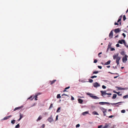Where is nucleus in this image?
<instances>
[{"label": "nucleus", "instance_id": "23", "mask_svg": "<svg viewBox=\"0 0 128 128\" xmlns=\"http://www.w3.org/2000/svg\"><path fill=\"white\" fill-rule=\"evenodd\" d=\"M87 94L90 97L92 98V97L94 96L93 94H90V93L88 94Z\"/></svg>", "mask_w": 128, "mask_h": 128}, {"label": "nucleus", "instance_id": "33", "mask_svg": "<svg viewBox=\"0 0 128 128\" xmlns=\"http://www.w3.org/2000/svg\"><path fill=\"white\" fill-rule=\"evenodd\" d=\"M61 97V96H60V94H58L57 95V98H60Z\"/></svg>", "mask_w": 128, "mask_h": 128}, {"label": "nucleus", "instance_id": "12", "mask_svg": "<svg viewBox=\"0 0 128 128\" xmlns=\"http://www.w3.org/2000/svg\"><path fill=\"white\" fill-rule=\"evenodd\" d=\"M12 116L10 115L9 116H7L4 117L3 119V120H5L9 119L10 118L12 117Z\"/></svg>", "mask_w": 128, "mask_h": 128}, {"label": "nucleus", "instance_id": "42", "mask_svg": "<svg viewBox=\"0 0 128 128\" xmlns=\"http://www.w3.org/2000/svg\"><path fill=\"white\" fill-rule=\"evenodd\" d=\"M102 54V52H100V53H99L98 54V56H99V57H101V56H100V54Z\"/></svg>", "mask_w": 128, "mask_h": 128}, {"label": "nucleus", "instance_id": "39", "mask_svg": "<svg viewBox=\"0 0 128 128\" xmlns=\"http://www.w3.org/2000/svg\"><path fill=\"white\" fill-rule=\"evenodd\" d=\"M126 18L125 15H124L123 17V19L124 20H125L126 19Z\"/></svg>", "mask_w": 128, "mask_h": 128}, {"label": "nucleus", "instance_id": "28", "mask_svg": "<svg viewBox=\"0 0 128 128\" xmlns=\"http://www.w3.org/2000/svg\"><path fill=\"white\" fill-rule=\"evenodd\" d=\"M128 97V95H126L124 96L123 97V98L124 99Z\"/></svg>", "mask_w": 128, "mask_h": 128}, {"label": "nucleus", "instance_id": "8", "mask_svg": "<svg viewBox=\"0 0 128 128\" xmlns=\"http://www.w3.org/2000/svg\"><path fill=\"white\" fill-rule=\"evenodd\" d=\"M113 36V32H112V30L110 32V33L109 34V36L110 38H112Z\"/></svg>", "mask_w": 128, "mask_h": 128}, {"label": "nucleus", "instance_id": "4", "mask_svg": "<svg viewBox=\"0 0 128 128\" xmlns=\"http://www.w3.org/2000/svg\"><path fill=\"white\" fill-rule=\"evenodd\" d=\"M94 86L95 87H97L100 86V84L97 82H96L93 84Z\"/></svg>", "mask_w": 128, "mask_h": 128}, {"label": "nucleus", "instance_id": "58", "mask_svg": "<svg viewBox=\"0 0 128 128\" xmlns=\"http://www.w3.org/2000/svg\"><path fill=\"white\" fill-rule=\"evenodd\" d=\"M114 24L115 25H118L119 24L118 23H117V22H115L114 23Z\"/></svg>", "mask_w": 128, "mask_h": 128}, {"label": "nucleus", "instance_id": "7", "mask_svg": "<svg viewBox=\"0 0 128 128\" xmlns=\"http://www.w3.org/2000/svg\"><path fill=\"white\" fill-rule=\"evenodd\" d=\"M118 43L121 44H122L123 43L124 44H126L125 41L124 40H119L118 42Z\"/></svg>", "mask_w": 128, "mask_h": 128}, {"label": "nucleus", "instance_id": "31", "mask_svg": "<svg viewBox=\"0 0 128 128\" xmlns=\"http://www.w3.org/2000/svg\"><path fill=\"white\" fill-rule=\"evenodd\" d=\"M20 127V126L19 124H18L16 125V126H15L16 128H19Z\"/></svg>", "mask_w": 128, "mask_h": 128}, {"label": "nucleus", "instance_id": "6", "mask_svg": "<svg viewBox=\"0 0 128 128\" xmlns=\"http://www.w3.org/2000/svg\"><path fill=\"white\" fill-rule=\"evenodd\" d=\"M120 59V57H118L116 59V62L117 63L118 65L119 64V61Z\"/></svg>", "mask_w": 128, "mask_h": 128}, {"label": "nucleus", "instance_id": "29", "mask_svg": "<svg viewBox=\"0 0 128 128\" xmlns=\"http://www.w3.org/2000/svg\"><path fill=\"white\" fill-rule=\"evenodd\" d=\"M111 44L109 43L108 44V50L111 47Z\"/></svg>", "mask_w": 128, "mask_h": 128}, {"label": "nucleus", "instance_id": "46", "mask_svg": "<svg viewBox=\"0 0 128 128\" xmlns=\"http://www.w3.org/2000/svg\"><path fill=\"white\" fill-rule=\"evenodd\" d=\"M52 107V104H51L49 107V108H50Z\"/></svg>", "mask_w": 128, "mask_h": 128}, {"label": "nucleus", "instance_id": "63", "mask_svg": "<svg viewBox=\"0 0 128 128\" xmlns=\"http://www.w3.org/2000/svg\"><path fill=\"white\" fill-rule=\"evenodd\" d=\"M118 76H115L114 77V78H116L118 77Z\"/></svg>", "mask_w": 128, "mask_h": 128}, {"label": "nucleus", "instance_id": "15", "mask_svg": "<svg viewBox=\"0 0 128 128\" xmlns=\"http://www.w3.org/2000/svg\"><path fill=\"white\" fill-rule=\"evenodd\" d=\"M56 81V80H54L52 81H50V84L51 85L52 84H54Z\"/></svg>", "mask_w": 128, "mask_h": 128}, {"label": "nucleus", "instance_id": "3", "mask_svg": "<svg viewBox=\"0 0 128 128\" xmlns=\"http://www.w3.org/2000/svg\"><path fill=\"white\" fill-rule=\"evenodd\" d=\"M48 120L50 122L53 121V120L52 118V116H51L50 117L48 118Z\"/></svg>", "mask_w": 128, "mask_h": 128}, {"label": "nucleus", "instance_id": "20", "mask_svg": "<svg viewBox=\"0 0 128 128\" xmlns=\"http://www.w3.org/2000/svg\"><path fill=\"white\" fill-rule=\"evenodd\" d=\"M116 94H114L113 96L112 97V99H115L116 97Z\"/></svg>", "mask_w": 128, "mask_h": 128}, {"label": "nucleus", "instance_id": "55", "mask_svg": "<svg viewBox=\"0 0 128 128\" xmlns=\"http://www.w3.org/2000/svg\"><path fill=\"white\" fill-rule=\"evenodd\" d=\"M71 99L72 100H74V98L72 96Z\"/></svg>", "mask_w": 128, "mask_h": 128}, {"label": "nucleus", "instance_id": "5", "mask_svg": "<svg viewBox=\"0 0 128 128\" xmlns=\"http://www.w3.org/2000/svg\"><path fill=\"white\" fill-rule=\"evenodd\" d=\"M127 60V56L126 55L124 57L122 58V62H125Z\"/></svg>", "mask_w": 128, "mask_h": 128}, {"label": "nucleus", "instance_id": "51", "mask_svg": "<svg viewBox=\"0 0 128 128\" xmlns=\"http://www.w3.org/2000/svg\"><path fill=\"white\" fill-rule=\"evenodd\" d=\"M116 46L117 47H119L120 46V45L118 44L116 45Z\"/></svg>", "mask_w": 128, "mask_h": 128}, {"label": "nucleus", "instance_id": "62", "mask_svg": "<svg viewBox=\"0 0 128 128\" xmlns=\"http://www.w3.org/2000/svg\"><path fill=\"white\" fill-rule=\"evenodd\" d=\"M113 92H114V93H116V94H117V92H116V91H115V90H114V91H113Z\"/></svg>", "mask_w": 128, "mask_h": 128}, {"label": "nucleus", "instance_id": "35", "mask_svg": "<svg viewBox=\"0 0 128 128\" xmlns=\"http://www.w3.org/2000/svg\"><path fill=\"white\" fill-rule=\"evenodd\" d=\"M89 82L90 83H92L93 82V80L92 79H89Z\"/></svg>", "mask_w": 128, "mask_h": 128}, {"label": "nucleus", "instance_id": "44", "mask_svg": "<svg viewBox=\"0 0 128 128\" xmlns=\"http://www.w3.org/2000/svg\"><path fill=\"white\" fill-rule=\"evenodd\" d=\"M110 49H111V50H110L111 51H113V50H115V49L113 48H111Z\"/></svg>", "mask_w": 128, "mask_h": 128}, {"label": "nucleus", "instance_id": "38", "mask_svg": "<svg viewBox=\"0 0 128 128\" xmlns=\"http://www.w3.org/2000/svg\"><path fill=\"white\" fill-rule=\"evenodd\" d=\"M97 77V76H92L90 77V78H96Z\"/></svg>", "mask_w": 128, "mask_h": 128}, {"label": "nucleus", "instance_id": "27", "mask_svg": "<svg viewBox=\"0 0 128 128\" xmlns=\"http://www.w3.org/2000/svg\"><path fill=\"white\" fill-rule=\"evenodd\" d=\"M42 117L41 116H39L38 118V119L37 120V121H38V120H40L42 118Z\"/></svg>", "mask_w": 128, "mask_h": 128}, {"label": "nucleus", "instance_id": "17", "mask_svg": "<svg viewBox=\"0 0 128 128\" xmlns=\"http://www.w3.org/2000/svg\"><path fill=\"white\" fill-rule=\"evenodd\" d=\"M116 88H117L119 90H125V88H122L121 87H116Z\"/></svg>", "mask_w": 128, "mask_h": 128}, {"label": "nucleus", "instance_id": "45", "mask_svg": "<svg viewBox=\"0 0 128 128\" xmlns=\"http://www.w3.org/2000/svg\"><path fill=\"white\" fill-rule=\"evenodd\" d=\"M102 88L103 89H105L106 88V86L104 85H103L102 86Z\"/></svg>", "mask_w": 128, "mask_h": 128}, {"label": "nucleus", "instance_id": "34", "mask_svg": "<svg viewBox=\"0 0 128 128\" xmlns=\"http://www.w3.org/2000/svg\"><path fill=\"white\" fill-rule=\"evenodd\" d=\"M98 128H104V127L102 125H100L98 126Z\"/></svg>", "mask_w": 128, "mask_h": 128}, {"label": "nucleus", "instance_id": "14", "mask_svg": "<svg viewBox=\"0 0 128 128\" xmlns=\"http://www.w3.org/2000/svg\"><path fill=\"white\" fill-rule=\"evenodd\" d=\"M88 114L89 113L88 112L86 111L82 112V114L83 116H85L86 114Z\"/></svg>", "mask_w": 128, "mask_h": 128}, {"label": "nucleus", "instance_id": "47", "mask_svg": "<svg viewBox=\"0 0 128 128\" xmlns=\"http://www.w3.org/2000/svg\"><path fill=\"white\" fill-rule=\"evenodd\" d=\"M121 54L123 56L124 54V52H123V51H122V52H121Z\"/></svg>", "mask_w": 128, "mask_h": 128}, {"label": "nucleus", "instance_id": "59", "mask_svg": "<svg viewBox=\"0 0 128 128\" xmlns=\"http://www.w3.org/2000/svg\"><path fill=\"white\" fill-rule=\"evenodd\" d=\"M58 115H57L56 116V120H58Z\"/></svg>", "mask_w": 128, "mask_h": 128}, {"label": "nucleus", "instance_id": "61", "mask_svg": "<svg viewBox=\"0 0 128 128\" xmlns=\"http://www.w3.org/2000/svg\"><path fill=\"white\" fill-rule=\"evenodd\" d=\"M118 35H116V36L115 37V38H116L117 37H118Z\"/></svg>", "mask_w": 128, "mask_h": 128}, {"label": "nucleus", "instance_id": "48", "mask_svg": "<svg viewBox=\"0 0 128 128\" xmlns=\"http://www.w3.org/2000/svg\"><path fill=\"white\" fill-rule=\"evenodd\" d=\"M97 62V60H96V59H95L94 60V63H96V62Z\"/></svg>", "mask_w": 128, "mask_h": 128}, {"label": "nucleus", "instance_id": "19", "mask_svg": "<svg viewBox=\"0 0 128 128\" xmlns=\"http://www.w3.org/2000/svg\"><path fill=\"white\" fill-rule=\"evenodd\" d=\"M78 102L80 104H82L83 102V100H82L79 99L78 100Z\"/></svg>", "mask_w": 128, "mask_h": 128}, {"label": "nucleus", "instance_id": "13", "mask_svg": "<svg viewBox=\"0 0 128 128\" xmlns=\"http://www.w3.org/2000/svg\"><path fill=\"white\" fill-rule=\"evenodd\" d=\"M120 31V29L118 28L115 29L114 32L116 33H117L119 32Z\"/></svg>", "mask_w": 128, "mask_h": 128}, {"label": "nucleus", "instance_id": "56", "mask_svg": "<svg viewBox=\"0 0 128 128\" xmlns=\"http://www.w3.org/2000/svg\"><path fill=\"white\" fill-rule=\"evenodd\" d=\"M114 116L112 115H111V116H108V118H112L113 117V116Z\"/></svg>", "mask_w": 128, "mask_h": 128}, {"label": "nucleus", "instance_id": "10", "mask_svg": "<svg viewBox=\"0 0 128 128\" xmlns=\"http://www.w3.org/2000/svg\"><path fill=\"white\" fill-rule=\"evenodd\" d=\"M99 104L100 105H104L105 104H109L110 103L109 102H100Z\"/></svg>", "mask_w": 128, "mask_h": 128}, {"label": "nucleus", "instance_id": "53", "mask_svg": "<svg viewBox=\"0 0 128 128\" xmlns=\"http://www.w3.org/2000/svg\"><path fill=\"white\" fill-rule=\"evenodd\" d=\"M70 88V86H68V87H66L65 88V90H66L68 89L69 88Z\"/></svg>", "mask_w": 128, "mask_h": 128}, {"label": "nucleus", "instance_id": "50", "mask_svg": "<svg viewBox=\"0 0 128 128\" xmlns=\"http://www.w3.org/2000/svg\"><path fill=\"white\" fill-rule=\"evenodd\" d=\"M122 35L124 36V38L126 37V35L124 33H122Z\"/></svg>", "mask_w": 128, "mask_h": 128}, {"label": "nucleus", "instance_id": "16", "mask_svg": "<svg viewBox=\"0 0 128 128\" xmlns=\"http://www.w3.org/2000/svg\"><path fill=\"white\" fill-rule=\"evenodd\" d=\"M109 127V124H106L105 126H103L104 128H107Z\"/></svg>", "mask_w": 128, "mask_h": 128}, {"label": "nucleus", "instance_id": "43", "mask_svg": "<svg viewBox=\"0 0 128 128\" xmlns=\"http://www.w3.org/2000/svg\"><path fill=\"white\" fill-rule=\"evenodd\" d=\"M80 126V125L79 124H78L76 125V128H77L79 127Z\"/></svg>", "mask_w": 128, "mask_h": 128}, {"label": "nucleus", "instance_id": "57", "mask_svg": "<svg viewBox=\"0 0 128 128\" xmlns=\"http://www.w3.org/2000/svg\"><path fill=\"white\" fill-rule=\"evenodd\" d=\"M64 95V96H67L68 97V96H69L67 94H62V96H63Z\"/></svg>", "mask_w": 128, "mask_h": 128}, {"label": "nucleus", "instance_id": "1", "mask_svg": "<svg viewBox=\"0 0 128 128\" xmlns=\"http://www.w3.org/2000/svg\"><path fill=\"white\" fill-rule=\"evenodd\" d=\"M100 109L103 112L104 116H106V114L105 113L106 112L107 110L103 107H101Z\"/></svg>", "mask_w": 128, "mask_h": 128}, {"label": "nucleus", "instance_id": "22", "mask_svg": "<svg viewBox=\"0 0 128 128\" xmlns=\"http://www.w3.org/2000/svg\"><path fill=\"white\" fill-rule=\"evenodd\" d=\"M92 113L94 115H98V114L97 113V112L95 111L93 112Z\"/></svg>", "mask_w": 128, "mask_h": 128}, {"label": "nucleus", "instance_id": "40", "mask_svg": "<svg viewBox=\"0 0 128 128\" xmlns=\"http://www.w3.org/2000/svg\"><path fill=\"white\" fill-rule=\"evenodd\" d=\"M121 112L122 113H124L125 112V110H122L121 111Z\"/></svg>", "mask_w": 128, "mask_h": 128}, {"label": "nucleus", "instance_id": "9", "mask_svg": "<svg viewBox=\"0 0 128 128\" xmlns=\"http://www.w3.org/2000/svg\"><path fill=\"white\" fill-rule=\"evenodd\" d=\"M113 58L114 59V60L116 59L118 57H119L118 56V54H114L113 56Z\"/></svg>", "mask_w": 128, "mask_h": 128}, {"label": "nucleus", "instance_id": "25", "mask_svg": "<svg viewBox=\"0 0 128 128\" xmlns=\"http://www.w3.org/2000/svg\"><path fill=\"white\" fill-rule=\"evenodd\" d=\"M93 98L94 99H98L99 98L97 97L96 96H94L92 98Z\"/></svg>", "mask_w": 128, "mask_h": 128}, {"label": "nucleus", "instance_id": "60", "mask_svg": "<svg viewBox=\"0 0 128 128\" xmlns=\"http://www.w3.org/2000/svg\"><path fill=\"white\" fill-rule=\"evenodd\" d=\"M106 94L111 95L112 94L111 93H107Z\"/></svg>", "mask_w": 128, "mask_h": 128}, {"label": "nucleus", "instance_id": "52", "mask_svg": "<svg viewBox=\"0 0 128 128\" xmlns=\"http://www.w3.org/2000/svg\"><path fill=\"white\" fill-rule=\"evenodd\" d=\"M98 68L100 69H101L102 68V66H98Z\"/></svg>", "mask_w": 128, "mask_h": 128}, {"label": "nucleus", "instance_id": "2", "mask_svg": "<svg viewBox=\"0 0 128 128\" xmlns=\"http://www.w3.org/2000/svg\"><path fill=\"white\" fill-rule=\"evenodd\" d=\"M38 98V96H37V95H35L34 96L32 97V96H30L29 98H28V99H31V100H32L34 98H35L34 99L35 100H38V99L37 98Z\"/></svg>", "mask_w": 128, "mask_h": 128}, {"label": "nucleus", "instance_id": "54", "mask_svg": "<svg viewBox=\"0 0 128 128\" xmlns=\"http://www.w3.org/2000/svg\"><path fill=\"white\" fill-rule=\"evenodd\" d=\"M45 127V125L44 124H43L42 125V127L43 128H44Z\"/></svg>", "mask_w": 128, "mask_h": 128}, {"label": "nucleus", "instance_id": "11", "mask_svg": "<svg viewBox=\"0 0 128 128\" xmlns=\"http://www.w3.org/2000/svg\"><path fill=\"white\" fill-rule=\"evenodd\" d=\"M100 92L102 93V96H103L104 95L106 94L107 93L106 91H101Z\"/></svg>", "mask_w": 128, "mask_h": 128}, {"label": "nucleus", "instance_id": "36", "mask_svg": "<svg viewBox=\"0 0 128 128\" xmlns=\"http://www.w3.org/2000/svg\"><path fill=\"white\" fill-rule=\"evenodd\" d=\"M20 118H22L23 116V115L22 114H21L20 113Z\"/></svg>", "mask_w": 128, "mask_h": 128}, {"label": "nucleus", "instance_id": "37", "mask_svg": "<svg viewBox=\"0 0 128 128\" xmlns=\"http://www.w3.org/2000/svg\"><path fill=\"white\" fill-rule=\"evenodd\" d=\"M98 71H94V72H93V74H96L98 73Z\"/></svg>", "mask_w": 128, "mask_h": 128}, {"label": "nucleus", "instance_id": "18", "mask_svg": "<svg viewBox=\"0 0 128 128\" xmlns=\"http://www.w3.org/2000/svg\"><path fill=\"white\" fill-rule=\"evenodd\" d=\"M110 62L111 61L110 60H108L107 62L105 63V65H106L110 64Z\"/></svg>", "mask_w": 128, "mask_h": 128}, {"label": "nucleus", "instance_id": "32", "mask_svg": "<svg viewBox=\"0 0 128 128\" xmlns=\"http://www.w3.org/2000/svg\"><path fill=\"white\" fill-rule=\"evenodd\" d=\"M16 120H12L11 122V123H12V124H14L15 123V122Z\"/></svg>", "mask_w": 128, "mask_h": 128}, {"label": "nucleus", "instance_id": "21", "mask_svg": "<svg viewBox=\"0 0 128 128\" xmlns=\"http://www.w3.org/2000/svg\"><path fill=\"white\" fill-rule=\"evenodd\" d=\"M122 17V16H121L119 17V19H118V20L117 21L118 22H119L121 20V19Z\"/></svg>", "mask_w": 128, "mask_h": 128}, {"label": "nucleus", "instance_id": "64", "mask_svg": "<svg viewBox=\"0 0 128 128\" xmlns=\"http://www.w3.org/2000/svg\"><path fill=\"white\" fill-rule=\"evenodd\" d=\"M110 67V66H107V68H109Z\"/></svg>", "mask_w": 128, "mask_h": 128}, {"label": "nucleus", "instance_id": "24", "mask_svg": "<svg viewBox=\"0 0 128 128\" xmlns=\"http://www.w3.org/2000/svg\"><path fill=\"white\" fill-rule=\"evenodd\" d=\"M124 102H119L116 103H111L110 104L112 105H115V104H119V103H121Z\"/></svg>", "mask_w": 128, "mask_h": 128}, {"label": "nucleus", "instance_id": "49", "mask_svg": "<svg viewBox=\"0 0 128 128\" xmlns=\"http://www.w3.org/2000/svg\"><path fill=\"white\" fill-rule=\"evenodd\" d=\"M60 107H59V108H58V109H57V111L56 112H58V110H60Z\"/></svg>", "mask_w": 128, "mask_h": 128}, {"label": "nucleus", "instance_id": "26", "mask_svg": "<svg viewBox=\"0 0 128 128\" xmlns=\"http://www.w3.org/2000/svg\"><path fill=\"white\" fill-rule=\"evenodd\" d=\"M21 107H16V108H15L14 110V111H15L17 110H18V109H20L21 108Z\"/></svg>", "mask_w": 128, "mask_h": 128}, {"label": "nucleus", "instance_id": "30", "mask_svg": "<svg viewBox=\"0 0 128 128\" xmlns=\"http://www.w3.org/2000/svg\"><path fill=\"white\" fill-rule=\"evenodd\" d=\"M42 94L41 92H38L37 93H36L35 94V95H37V96H38V95H40Z\"/></svg>", "mask_w": 128, "mask_h": 128}, {"label": "nucleus", "instance_id": "41", "mask_svg": "<svg viewBox=\"0 0 128 128\" xmlns=\"http://www.w3.org/2000/svg\"><path fill=\"white\" fill-rule=\"evenodd\" d=\"M117 93H117V94H118L119 96H121L122 95V94H120V92H118Z\"/></svg>", "mask_w": 128, "mask_h": 128}]
</instances>
